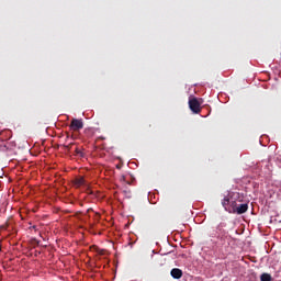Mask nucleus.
<instances>
[{
  "instance_id": "nucleus-1",
  "label": "nucleus",
  "mask_w": 281,
  "mask_h": 281,
  "mask_svg": "<svg viewBox=\"0 0 281 281\" xmlns=\"http://www.w3.org/2000/svg\"><path fill=\"white\" fill-rule=\"evenodd\" d=\"M189 109L193 113H199L201 111V103H199V100H196V98L189 99Z\"/></svg>"
},
{
  "instance_id": "nucleus-2",
  "label": "nucleus",
  "mask_w": 281,
  "mask_h": 281,
  "mask_svg": "<svg viewBox=\"0 0 281 281\" xmlns=\"http://www.w3.org/2000/svg\"><path fill=\"white\" fill-rule=\"evenodd\" d=\"M85 127V123H82V120L79 119H72L70 123L71 131H80Z\"/></svg>"
},
{
  "instance_id": "nucleus-3",
  "label": "nucleus",
  "mask_w": 281,
  "mask_h": 281,
  "mask_svg": "<svg viewBox=\"0 0 281 281\" xmlns=\"http://www.w3.org/2000/svg\"><path fill=\"white\" fill-rule=\"evenodd\" d=\"M182 276H183V271H181V269H179V268H173V269L171 270V277L175 278V280L181 279Z\"/></svg>"
},
{
  "instance_id": "nucleus-4",
  "label": "nucleus",
  "mask_w": 281,
  "mask_h": 281,
  "mask_svg": "<svg viewBox=\"0 0 281 281\" xmlns=\"http://www.w3.org/2000/svg\"><path fill=\"white\" fill-rule=\"evenodd\" d=\"M247 210H248L247 204H240L239 206L236 207L237 214H245Z\"/></svg>"
},
{
  "instance_id": "nucleus-5",
  "label": "nucleus",
  "mask_w": 281,
  "mask_h": 281,
  "mask_svg": "<svg viewBox=\"0 0 281 281\" xmlns=\"http://www.w3.org/2000/svg\"><path fill=\"white\" fill-rule=\"evenodd\" d=\"M261 281H271V276L268 273L261 274Z\"/></svg>"
},
{
  "instance_id": "nucleus-6",
  "label": "nucleus",
  "mask_w": 281,
  "mask_h": 281,
  "mask_svg": "<svg viewBox=\"0 0 281 281\" xmlns=\"http://www.w3.org/2000/svg\"><path fill=\"white\" fill-rule=\"evenodd\" d=\"M77 186H85V178H79L76 181Z\"/></svg>"
},
{
  "instance_id": "nucleus-7",
  "label": "nucleus",
  "mask_w": 281,
  "mask_h": 281,
  "mask_svg": "<svg viewBox=\"0 0 281 281\" xmlns=\"http://www.w3.org/2000/svg\"><path fill=\"white\" fill-rule=\"evenodd\" d=\"M229 199L225 198L224 201L222 202L223 207H227L229 205Z\"/></svg>"
}]
</instances>
